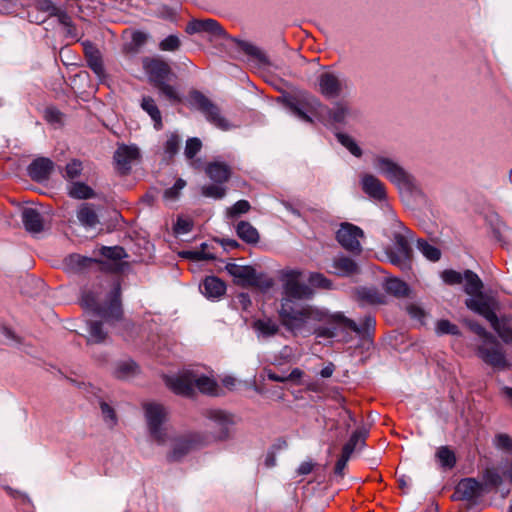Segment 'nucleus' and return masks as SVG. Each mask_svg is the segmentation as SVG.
Segmentation results:
<instances>
[{
	"label": "nucleus",
	"mask_w": 512,
	"mask_h": 512,
	"mask_svg": "<svg viewBox=\"0 0 512 512\" xmlns=\"http://www.w3.org/2000/svg\"><path fill=\"white\" fill-rule=\"evenodd\" d=\"M301 277L302 271L299 269H284L280 272L283 297L280 302L279 317L289 332L303 333L309 330V323L327 319L346 322L356 329V323L341 312L331 314L326 309L295 302V300L311 299L314 295L311 287L300 282Z\"/></svg>",
	"instance_id": "obj_1"
},
{
	"label": "nucleus",
	"mask_w": 512,
	"mask_h": 512,
	"mask_svg": "<svg viewBox=\"0 0 512 512\" xmlns=\"http://www.w3.org/2000/svg\"><path fill=\"white\" fill-rule=\"evenodd\" d=\"M289 108L302 121L311 123L312 116L324 124L333 126H345L351 124L357 118V111L345 102H337L329 109L316 97L306 95L301 100L289 102Z\"/></svg>",
	"instance_id": "obj_2"
},
{
	"label": "nucleus",
	"mask_w": 512,
	"mask_h": 512,
	"mask_svg": "<svg viewBox=\"0 0 512 512\" xmlns=\"http://www.w3.org/2000/svg\"><path fill=\"white\" fill-rule=\"evenodd\" d=\"M207 418L214 430L211 434H191L175 441L169 459L176 461L185 456L189 451L203 447L212 441H222L228 438L229 428L234 423L232 415L222 410H209Z\"/></svg>",
	"instance_id": "obj_3"
},
{
	"label": "nucleus",
	"mask_w": 512,
	"mask_h": 512,
	"mask_svg": "<svg viewBox=\"0 0 512 512\" xmlns=\"http://www.w3.org/2000/svg\"><path fill=\"white\" fill-rule=\"evenodd\" d=\"M465 304L468 309L483 316L503 342L512 344V328L507 318H498L496 315V311L500 309V303L495 295L482 294L478 298H468Z\"/></svg>",
	"instance_id": "obj_4"
},
{
	"label": "nucleus",
	"mask_w": 512,
	"mask_h": 512,
	"mask_svg": "<svg viewBox=\"0 0 512 512\" xmlns=\"http://www.w3.org/2000/svg\"><path fill=\"white\" fill-rule=\"evenodd\" d=\"M165 384L177 395L191 396L196 387L201 393L217 395L218 384L208 376L199 375L194 370H183L177 375L165 376Z\"/></svg>",
	"instance_id": "obj_5"
},
{
	"label": "nucleus",
	"mask_w": 512,
	"mask_h": 512,
	"mask_svg": "<svg viewBox=\"0 0 512 512\" xmlns=\"http://www.w3.org/2000/svg\"><path fill=\"white\" fill-rule=\"evenodd\" d=\"M372 165L379 174L400 190L411 192L416 188L415 178L393 158L383 154H374Z\"/></svg>",
	"instance_id": "obj_6"
},
{
	"label": "nucleus",
	"mask_w": 512,
	"mask_h": 512,
	"mask_svg": "<svg viewBox=\"0 0 512 512\" xmlns=\"http://www.w3.org/2000/svg\"><path fill=\"white\" fill-rule=\"evenodd\" d=\"M145 420L150 437L158 445H164L169 437L167 409L159 403L149 402L143 405Z\"/></svg>",
	"instance_id": "obj_7"
},
{
	"label": "nucleus",
	"mask_w": 512,
	"mask_h": 512,
	"mask_svg": "<svg viewBox=\"0 0 512 512\" xmlns=\"http://www.w3.org/2000/svg\"><path fill=\"white\" fill-rule=\"evenodd\" d=\"M83 305L91 308L98 316L106 322L119 320L122 317V308L120 302V286L116 284L113 288L109 301L105 305H100L90 294H85L82 298Z\"/></svg>",
	"instance_id": "obj_8"
},
{
	"label": "nucleus",
	"mask_w": 512,
	"mask_h": 512,
	"mask_svg": "<svg viewBox=\"0 0 512 512\" xmlns=\"http://www.w3.org/2000/svg\"><path fill=\"white\" fill-rule=\"evenodd\" d=\"M190 104L200 110L207 121L221 130H229L232 125L221 115L220 109L212 103L204 94L199 91H193L189 95Z\"/></svg>",
	"instance_id": "obj_9"
},
{
	"label": "nucleus",
	"mask_w": 512,
	"mask_h": 512,
	"mask_svg": "<svg viewBox=\"0 0 512 512\" xmlns=\"http://www.w3.org/2000/svg\"><path fill=\"white\" fill-rule=\"evenodd\" d=\"M477 355L493 368L502 370L508 367L505 352L495 337H493V341H486L479 345Z\"/></svg>",
	"instance_id": "obj_10"
},
{
	"label": "nucleus",
	"mask_w": 512,
	"mask_h": 512,
	"mask_svg": "<svg viewBox=\"0 0 512 512\" xmlns=\"http://www.w3.org/2000/svg\"><path fill=\"white\" fill-rule=\"evenodd\" d=\"M486 486L499 487L504 480L512 485V459H505L498 466L486 467L482 472Z\"/></svg>",
	"instance_id": "obj_11"
},
{
	"label": "nucleus",
	"mask_w": 512,
	"mask_h": 512,
	"mask_svg": "<svg viewBox=\"0 0 512 512\" xmlns=\"http://www.w3.org/2000/svg\"><path fill=\"white\" fill-rule=\"evenodd\" d=\"M309 330L304 331L303 333H292L294 336H309L311 334H314L317 338H333L336 336V327L335 326H341L345 328H349L350 330L354 332H360V328L356 325V329L352 328L350 325H348L346 322L343 321H331L330 319H327L325 321H313L309 323Z\"/></svg>",
	"instance_id": "obj_12"
},
{
	"label": "nucleus",
	"mask_w": 512,
	"mask_h": 512,
	"mask_svg": "<svg viewBox=\"0 0 512 512\" xmlns=\"http://www.w3.org/2000/svg\"><path fill=\"white\" fill-rule=\"evenodd\" d=\"M319 92L326 98H336L348 88L347 82L332 72H323L318 77Z\"/></svg>",
	"instance_id": "obj_13"
},
{
	"label": "nucleus",
	"mask_w": 512,
	"mask_h": 512,
	"mask_svg": "<svg viewBox=\"0 0 512 512\" xmlns=\"http://www.w3.org/2000/svg\"><path fill=\"white\" fill-rule=\"evenodd\" d=\"M363 237V231L350 223L341 224L337 231V240L343 248L351 252L359 253L361 245L359 239Z\"/></svg>",
	"instance_id": "obj_14"
},
{
	"label": "nucleus",
	"mask_w": 512,
	"mask_h": 512,
	"mask_svg": "<svg viewBox=\"0 0 512 512\" xmlns=\"http://www.w3.org/2000/svg\"><path fill=\"white\" fill-rule=\"evenodd\" d=\"M185 31L192 35L196 33H207L216 38H228L223 27L214 19H193L187 23Z\"/></svg>",
	"instance_id": "obj_15"
},
{
	"label": "nucleus",
	"mask_w": 512,
	"mask_h": 512,
	"mask_svg": "<svg viewBox=\"0 0 512 512\" xmlns=\"http://www.w3.org/2000/svg\"><path fill=\"white\" fill-rule=\"evenodd\" d=\"M226 270L235 279L237 284L243 286H256L258 284L256 270L251 266L228 263Z\"/></svg>",
	"instance_id": "obj_16"
},
{
	"label": "nucleus",
	"mask_w": 512,
	"mask_h": 512,
	"mask_svg": "<svg viewBox=\"0 0 512 512\" xmlns=\"http://www.w3.org/2000/svg\"><path fill=\"white\" fill-rule=\"evenodd\" d=\"M361 187L365 194L376 201L386 199L385 184L372 174H364L361 177Z\"/></svg>",
	"instance_id": "obj_17"
},
{
	"label": "nucleus",
	"mask_w": 512,
	"mask_h": 512,
	"mask_svg": "<svg viewBox=\"0 0 512 512\" xmlns=\"http://www.w3.org/2000/svg\"><path fill=\"white\" fill-rule=\"evenodd\" d=\"M145 70L155 86L165 82L170 74V66L159 59H151L144 62Z\"/></svg>",
	"instance_id": "obj_18"
},
{
	"label": "nucleus",
	"mask_w": 512,
	"mask_h": 512,
	"mask_svg": "<svg viewBox=\"0 0 512 512\" xmlns=\"http://www.w3.org/2000/svg\"><path fill=\"white\" fill-rule=\"evenodd\" d=\"M54 169V163L45 157L35 159L28 166V175L32 180L43 182L47 180Z\"/></svg>",
	"instance_id": "obj_19"
},
{
	"label": "nucleus",
	"mask_w": 512,
	"mask_h": 512,
	"mask_svg": "<svg viewBox=\"0 0 512 512\" xmlns=\"http://www.w3.org/2000/svg\"><path fill=\"white\" fill-rule=\"evenodd\" d=\"M139 156L136 146L121 145L114 153V161L117 169L122 172L130 170V165Z\"/></svg>",
	"instance_id": "obj_20"
},
{
	"label": "nucleus",
	"mask_w": 512,
	"mask_h": 512,
	"mask_svg": "<svg viewBox=\"0 0 512 512\" xmlns=\"http://www.w3.org/2000/svg\"><path fill=\"white\" fill-rule=\"evenodd\" d=\"M490 486H486L484 484V480L482 482L477 481L474 478H466L461 480L456 488L458 494L461 495L464 499H472L476 496L481 495L484 491H487Z\"/></svg>",
	"instance_id": "obj_21"
},
{
	"label": "nucleus",
	"mask_w": 512,
	"mask_h": 512,
	"mask_svg": "<svg viewBox=\"0 0 512 512\" xmlns=\"http://www.w3.org/2000/svg\"><path fill=\"white\" fill-rule=\"evenodd\" d=\"M22 222L29 233H39L44 228V219L41 212L34 207H26L21 213Z\"/></svg>",
	"instance_id": "obj_22"
},
{
	"label": "nucleus",
	"mask_w": 512,
	"mask_h": 512,
	"mask_svg": "<svg viewBox=\"0 0 512 512\" xmlns=\"http://www.w3.org/2000/svg\"><path fill=\"white\" fill-rule=\"evenodd\" d=\"M205 172L212 181L218 184L228 181L231 175L230 167L226 163L220 161L209 163L205 168Z\"/></svg>",
	"instance_id": "obj_23"
},
{
	"label": "nucleus",
	"mask_w": 512,
	"mask_h": 512,
	"mask_svg": "<svg viewBox=\"0 0 512 512\" xmlns=\"http://www.w3.org/2000/svg\"><path fill=\"white\" fill-rule=\"evenodd\" d=\"M200 288L207 298H219L226 291L225 283L215 276L206 277Z\"/></svg>",
	"instance_id": "obj_24"
},
{
	"label": "nucleus",
	"mask_w": 512,
	"mask_h": 512,
	"mask_svg": "<svg viewBox=\"0 0 512 512\" xmlns=\"http://www.w3.org/2000/svg\"><path fill=\"white\" fill-rule=\"evenodd\" d=\"M413 240V233L408 228L402 227L401 231L395 232L393 235V250L412 255L410 242Z\"/></svg>",
	"instance_id": "obj_25"
},
{
	"label": "nucleus",
	"mask_w": 512,
	"mask_h": 512,
	"mask_svg": "<svg viewBox=\"0 0 512 512\" xmlns=\"http://www.w3.org/2000/svg\"><path fill=\"white\" fill-rule=\"evenodd\" d=\"M463 281H465L464 291L471 296L470 298H478L480 295L484 294L481 291L483 283L473 271L466 270L464 272Z\"/></svg>",
	"instance_id": "obj_26"
},
{
	"label": "nucleus",
	"mask_w": 512,
	"mask_h": 512,
	"mask_svg": "<svg viewBox=\"0 0 512 512\" xmlns=\"http://www.w3.org/2000/svg\"><path fill=\"white\" fill-rule=\"evenodd\" d=\"M356 298L361 305L381 304L384 296L375 288L361 287L356 290Z\"/></svg>",
	"instance_id": "obj_27"
},
{
	"label": "nucleus",
	"mask_w": 512,
	"mask_h": 512,
	"mask_svg": "<svg viewBox=\"0 0 512 512\" xmlns=\"http://www.w3.org/2000/svg\"><path fill=\"white\" fill-rule=\"evenodd\" d=\"M77 218L83 226L89 228H93L99 223L98 215L94 206L89 203H83L80 205L77 211Z\"/></svg>",
	"instance_id": "obj_28"
},
{
	"label": "nucleus",
	"mask_w": 512,
	"mask_h": 512,
	"mask_svg": "<svg viewBox=\"0 0 512 512\" xmlns=\"http://www.w3.org/2000/svg\"><path fill=\"white\" fill-rule=\"evenodd\" d=\"M253 328L257 332L258 337H272L279 331L278 323L271 318L257 319L253 322Z\"/></svg>",
	"instance_id": "obj_29"
},
{
	"label": "nucleus",
	"mask_w": 512,
	"mask_h": 512,
	"mask_svg": "<svg viewBox=\"0 0 512 512\" xmlns=\"http://www.w3.org/2000/svg\"><path fill=\"white\" fill-rule=\"evenodd\" d=\"M141 108L151 117L154 122L155 129H162L163 123L161 112L158 109L155 100L149 96L143 97L141 101Z\"/></svg>",
	"instance_id": "obj_30"
},
{
	"label": "nucleus",
	"mask_w": 512,
	"mask_h": 512,
	"mask_svg": "<svg viewBox=\"0 0 512 512\" xmlns=\"http://www.w3.org/2000/svg\"><path fill=\"white\" fill-rule=\"evenodd\" d=\"M388 260L391 264L397 266L402 271H410L412 267V255L402 253L393 249H387L386 251Z\"/></svg>",
	"instance_id": "obj_31"
},
{
	"label": "nucleus",
	"mask_w": 512,
	"mask_h": 512,
	"mask_svg": "<svg viewBox=\"0 0 512 512\" xmlns=\"http://www.w3.org/2000/svg\"><path fill=\"white\" fill-rule=\"evenodd\" d=\"M85 56L88 67L97 75L102 76L104 74V67L100 52L92 46L85 48Z\"/></svg>",
	"instance_id": "obj_32"
},
{
	"label": "nucleus",
	"mask_w": 512,
	"mask_h": 512,
	"mask_svg": "<svg viewBox=\"0 0 512 512\" xmlns=\"http://www.w3.org/2000/svg\"><path fill=\"white\" fill-rule=\"evenodd\" d=\"M236 232L239 238L247 243L254 244L259 240V233L257 229L249 222L240 221L237 224Z\"/></svg>",
	"instance_id": "obj_33"
},
{
	"label": "nucleus",
	"mask_w": 512,
	"mask_h": 512,
	"mask_svg": "<svg viewBox=\"0 0 512 512\" xmlns=\"http://www.w3.org/2000/svg\"><path fill=\"white\" fill-rule=\"evenodd\" d=\"M231 40L235 42L239 48L251 58L257 60L261 64L267 63V57L257 46L250 42L238 40L236 38H231Z\"/></svg>",
	"instance_id": "obj_34"
},
{
	"label": "nucleus",
	"mask_w": 512,
	"mask_h": 512,
	"mask_svg": "<svg viewBox=\"0 0 512 512\" xmlns=\"http://www.w3.org/2000/svg\"><path fill=\"white\" fill-rule=\"evenodd\" d=\"M435 456L440 466L444 469H452L456 465V455L448 446H440Z\"/></svg>",
	"instance_id": "obj_35"
},
{
	"label": "nucleus",
	"mask_w": 512,
	"mask_h": 512,
	"mask_svg": "<svg viewBox=\"0 0 512 512\" xmlns=\"http://www.w3.org/2000/svg\"><path fill=\"white\" fill-rule=\"evenodd\" d=\"M95 262L96 261L92 258H88L79 254H72L65 259L67 268L74 272L81 271Z\"/></svg>",
	"instance_id": "obj_36"
},
{
	"label": "nucleus",
	"mask_w": 512,
	"mask_h": 512,
	"mask_svg": "<svg viewBox=\"0 0 512 512\" xmlns=\"http://www.w3.org/2000/svg\"><path fill=\"white\" fill-rule=\"evenodd\" d=\"M68 193L75 199H89L94 196L93 189L83 182H72L69 186Z\"/></svg>",
	"instance_id": "obj_37"
},
{
	"label": "nucleus",
	"mask_w": 512,
	"mask_h": 512,
	"mask_svg": "<svg viewBox=\"0 0 512 512\" xmlns=\"http://www.w3.org/2000/svg\"><path fill=\"white\" fill-rule=\"evenodd\" d=\"M337 273L342 276H349L357 272L358 267L355 261L348 257H340L334 261Z\"/></svg>",
	"instance_id": "obj_38"
},
{
	"label": "nucleus",
	"mask_w": 512,
	"mask_h": 512,
	"mask_svg": "<svg viewBox=\"0 0 512 512\" xmlns=\"http://www.w3.org/2000/svg\"><path fill=\"white\" fill-rule=\"evenodd\" d=\"M417 248L423 254V256L430 261H438L441 257V251L434 245H431L427 241L418 240Z\"/></svg>",
	"instance_id": "obj_39"
},
{
	"label": "nucleus",
	"mask_w": 512,
	"mask_h": 512,
	"mask_svg": "<svg viewBox=\"0 0 512 512\" xmlns=\"http://www.w3.org/2000/svg\"><path fill=\"white\" fill-rule=\"evenodd\" d=\"M136 370H137V365L133 361H131V360L122 361L117 364V366L114 370V375H115V377H117L119 379H126V378H129L130 376L134 375Z\"/></svg>",
	"instance_id": "obj_40"
},
{
	"label": "nucleus",
	"mask_w": 512,
	"mask_h": 512,
	"mask_svg": "<svg viewBox=\"0 0 512 512\" xmlns=\"http://www.w3.org/2000/svg\"><path fill=\"white\" fill-rule=\"evenodd\" d=\"M366 433L364 431H355L348 442L343 446L342 452L346 455L351 456L354 450L359 446V444L364 443Z\"/></svg>",
	"instance_id": "obj_41"
},
{
	"label": "nucleus",
	"mask_w": 512,
	"mask_h": 512,
	"mask_svg": "<svg viewBox=\"0 0 512 512\" xmlns=\"http://www.w3.org/2000/svg\"><path fill=\"white\" fill-rule=\"evenodd\" d=\"M336 137L338 141L355 157L362 155V150L356 143V141L349 135L344 133H337Z\"/></svg>",
	"instance_id": "obj_42"
},
{
	"label": "nucleus",
	"mask_w": 512,
	"mask_h": 512,
	"mask_svg": "<svg viewBox=\"0 0 512 512\" xmlns=\"http://www.w3.org/2000/svg\"><path fill=\"white\" fill-rule=\"evenodd\" d=\"M386 290L395 296H405L408 293V286L397 278H391L386 281Z\"/></svg>",
	"instance_id": "obj_43"
},
{
	"label": "nucleus",
	"mask_w": 512,
	"mask_h": 512,
	"mask_svg": "<svg viewBox=\"0 0 512 512\" xmlns=\"http://www.w3.org/2000/svg\"><path fill=\"white\" fill-rule=\"evenodd\" d=\"M88 325H89L88 341L94 342V343L102 342L106 337V333L102 329V324L97 321H91V322H89Z\"/></svg>",
	"instance_id": "obj_44"
},
{
	"label": "nucleus",
	"mask_w": 512,
	"mask_h": 512,
	"mask_svg": "<svg viewBox=\"0 0 512 512\" xmlns=\"http://www.w3.org/2000/svg\"><path fill=\"white\" fill-rule=\"evenodd\" d=\"M186 186V181L179 178L176 180L175 184L166 189L163 194V198L167 202H174L179 198L181 190Z\"/></svg>",
	"instance_id": "obj_45"
},
{
	"label": "nucleus",
	"mask_w": 512,
	"mask_h": 512,
	"mask_svg": "<svg viewBox=\"0 0 512 512\" xmlns=\"http://www.w3.org/2000/svg\"><path fill=\"white\" fill-rule=\"evenodd\" d=\"M201 193L205 197L222 199L226 195V189L217 184L204 185L201 188Z\"/></svg>",
	"instance_id": "obj_46"
},
{
	"label": "nucleus",
	"mask_w": 512,
	"mask_h": 512,
	"mask_svg": "<svg viewBox=\"0 0 512 512\" xmlns=\"http://www.w3.org/2000/svg\"><path fill=\"white\" fill-rule=\"evenodd\" d=\"M158 88V90L160 91L161 94H163L170 102L172 103H178V102H181V96L179 95L177 89L166 83L163 82L159 85L156 86Z\"/></svg>",
	"instance_id": "obj_47"
},
{
	"label": "nucleus",
	"mask_w": 512,
	"mask_h": 512,
	"mask_svg": "<svg viewBox=\"0 0 512 512\" xmlns=\"http://www.w3.org/2000/svg\"><path fill=\"white\" fill-rule=\"evenodd\" d=\"M494 446L512 456V438L504 433L495 436Z\"/></svg>",
	"instance_id": "obj_48"
},
{
	"label": "nucleus",
	"mask_w": 512,
	"mask_h": 512,
	"mask_svg": "<svg viewBox=\"0 0 512 512\" xmlns=\"http://www.w3.org/2000/svg\"><path fill=\"white\" fill-rule=\"evenodd\" d=\"M82 170V162L77 159H73L69 163H67L65 167V173L63 176L68 180H73L80 176Z\"/></svg>",
	"instance_id": "obj_49"
},
{
	"label": "nucleus",
	"mask_w": 512,
	"mask_h": 512,
	"mask_svg": "<svg viewBox=\"0 0 512 512\" xmlns=\"http://www.w3.org/2000/svg\"><path fill=\"white\" fill-rule=\"evenodd\" d=\"M308 281L313 287L327 290L332 289V282L321 273H311Z\"/></svg>",
	"instance_id": "obj_50"
},
{
	"label": "nucleus",
	"mask_w": 512,
	"mask_h": 512,
	"mask_svg": "<svg viewBox=\"0 0 512 512\" xmlns=\"http://www.w3.org/2000/svg\"><path fill=\"white\" fill-rule=\"evenodd\" d=\"M180 137L176 133H171L168 135L167 140L164 145V151L169 157H173L179 150L180 146Z\"/></svg>",
	"instance_id": "obj_51"
},
{
	"label": "nucleus",
	"mask_w": 512,
	"mask_h": 512,
	"mask_svg": "<svg viewBox=\"0 0 512 512\" xmlns=\"http://www.w3.org/2000/svg\"><path fill=\"white\" fill-rule=\"evenodd\" d=\"M464 273L448 269L441 273V279L448 285L461 284L463 282Z\"/></svg>",
	"instance_id": "obj_52"
},
{
	"label": "nucleus",
	"mask_w": 512,
	"mask_h": 512,
	"mask_svg": "<svg viewBox=\"0 0 512 512\" xmlns=\"http://www.w3.org/2000/svg\"><path fill=\"white\" fill-rule=\"evenodd\" d=\"M436 333L439 335L451 334L459 335L460 331L458 327L448 320H439L436 324Z\"/></svg>",
	"instance_id": "obj_53"
},
{
	"label": "nucleus",
	"mask_w": 512,
	"mask_h": 512,
	"mask_svg": "<svg viewBox=\"0 0 512 512\" xmlns=\"http://www.w3.org/2000/svg\"><path fill=\"white\" fill-rule=\"evenodd\" d=\"M250 210V204L247 200H239L233 206L227 208L226 214L233 218L240 214L247 213Z\"/></svg>",
	"instance_id": "obj_54"
},
{
	"label": "nucleus",
	"mask_w": 512,
	"mask_h": 512,
	"mask_svg": "<svg viewBox=\"0 0 512 512\" xmlns=\"http://www.w3.org/2000/svg\"><path fill=\"white\" fill-rule=\"evenodd\" d=\"M101 254L112 260H120L126 256L125 250L122 247L114 246V247H106L103 246L100 250Z\"/></svg>",
	"instance_id": "obj_55"
},
{
	"label": "nucleus",
	"mask_w": 512,
	"mask_h": 512,
	"mask_svg": "<svg viewBox=\"0 0 512 512\" xmlns=\"http://www.w3.org/2000/svg\"><path fill=\"white\" fill-rule=\"evenodd\" d=\"M468 327L477 334L481 339L482 343L486 341H493V335L486 331V329L475 321H467Z\"/></svg>",
	"instance_id": "obj_56"
},
{
	"label": "nucleus",
	"mask_w": 512,
	"mask_h": 512,
	"mask_svg": "<svg viewBox=\"0 0 512 512\" xmlns=\"http://www.w3.org/2000/svg\"><path fill=\"white\" fill-rule=\"evenodd\" d=\"M202 143L200 139L194 137L189 138L185 146V155L187 158L192 159L201 149Z\"/></svg>",
	"instance_id": "obj_57"
},
{
	"label": "nucleus",
	"mask_w": 512,
	"mask_h": 512,
	"mask_svg": "<svg viewBox=\"0 0 512 512\" xmlns=\"http://www.w3.org/2000/svg\"><path fill=\"white\" fill-rule=\"evenodd\" d=\"M179 46L180 40L175 35H169L168 37L163 39L159 44V48L162 51H175L179 48Z\"/></svg>",
	"instance_id": "obj_58"
},
{
	"label": "nucleus",
	"mask_w": 512,
	"mask_h": 512,
	"mask_svg": "<svg viewBox=\"0 0 512 512\" xmlns=\"http://www.w3.org/2000/svg\"><path fill=\"white\" fill-rule=\"evenodd\" d=\"M101 412H102L105 422L109 426H113L116 424V421H117L116 414H115L113 408L110 407L107 403H105V402L101 403Z\"/></svg>",
	"instance_id": "obj_59"
},
{
	"label": "nucleus",
	"mask_w": 512,
	"mask_h": 512,
	"mask_svg": "<svg viewBox=\"0 0 512 512\" xmlns=\"http://www.w3.org/2000/svg\"><path fill=\"white\" fill-rule=\"evenodd\" d=\"M192 222L187 218H178L176 224L174 225V232L176 234H186L192 229Z\"/></svg>",
	"instance_id": "obj_60"
},
{
	"label": "nucleus",
	"mask_w": 512,
	"mask_h": 512,
	"mask_svg": "<svg viewBox=\"0 0 512 512\" xmlns=\"http://www.w3.org/2000/svg\"><path fill=\"white\" fill-rule=\"evenodd\" d=\"M36 7L38 10L48 13L50 16L56 14L58 9L51 0H37Z\"/></svg>",
	"instance_id": "obj_61"
},
{
	"label": "nucleus",
	"mask_w": 512,
	"mask_h": 512,
	"mask_svg": "<svg viewBox=\"0 0 512 512\" xmlns=\"http://www.w3.org/2000/svg\"><path fill=\"white\" fill-rule=\"evenodd\" d=\"M350 457L351 456L346 455L342 452L340 458L337 460V462L335 464V468H334L335 475L340 476V477L343 476V471H344L345 467L347 466V462L349 461Z\"/></svg>",
	"instance_id": "obj_62"
},
{
	"label": "nucleus",
	"mask_w": 512,
	"mask_h": 512,
	"mask_svg": "<svg viewBox=\"0 0 512 512\" xmlns=\"http://www.w3.org/2000/svg\"><path fill=\"white\" fill-rule=\"evenodd\" d=\"M147 40V35L141 31H136L132 34V44L135 47L142 46Z\"/></svg>",
	"instance_id": "obj_63"
},
{
	"label": "nucleus",
	"mask_w": 512,
	"mask_h": 512,
	"mask_svg": "<svg viewBox=\"0 0 512 512\" xmlns=\"http://www.w3.org/2000/svg\"><path fill=\"white\" fill-rule=\"evenodd\" d=\"M314 464L311 461H305L298 467V473L300 475H307L312 472Z\"/></svg>",
	"instance_id": "obj_64"
}]
</instances>
